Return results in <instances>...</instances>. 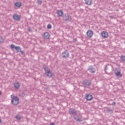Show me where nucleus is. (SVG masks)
Here are the masks:
<instances>
[{
	"label": "nucleus",
	"mask_w": 125,
	"mask_h": 125,
	"mask_svg": "<svg viewBox=\"0 0 125 125\" xmlns=\"http://www.w3.org/2000/svg\"><path fill=\"white\" fill-rule=\"evenodd\" d=\"M11 97L12 99V104H13V105H18L19 103V99H18V97L14 96V95H12Z\"/></svg>",
	"instance_id": "f257e3e1"
},
{
	"label": "nucleus",
	"mask_w": 125,
	"mask_h": 125,
	"mask_svg": "<svg viewBox=\"0 0 125 125\" xmlns=\"http://www.w3.org/2000/svg\"><path fill=\"white\" fill-rule=\"evenodd\" d=\"M83 84L84 87H87L91 84V81L90 80H85L83 82Z\"/></svg>",
	"instance_id": "f03ea898"
},
{
	"label": "nucleus",
	"mask_w": 125,
	"mask_h": 125,
	"mask_svg": "<svg viewBox=\"0 0 125 125\" xmlns=\"http://www.w3.org/2000/svg\"><path fill=\"white\" fill-rule=\"evenodd\" d=\"M63 20H64V21H70L72 20V18H71L70 15H69V14H65L63 16Z\"/></svg>",
	"instance_id": "7ed1b4c3"
},
{
	"label": "nucleus",
	"mask_w": 125,
	"mask_h": 125,
	"mask_svg": "<svg viewBox=\"0 0 125 125\" xmlns=\"http://www.w3.org/2000/svg\"><path fill=\"white\" fill-rule=\"evenodd\" d=\"M45 71V75L47 77H49L50 78L52 77L53 76V74L50 70H48L46 69V68H44Z\"/></svg>",
	"instance_id": "20e7f679"
},
{
	"label": "nucleus",
	"mask_w": 125,
	"mask_h": 125,
	"mask_svg": "<svg viewBox=\"0 0 125 125\" xmlns=\"http://www.w3.org/2000/svg\"><path fill=\"white\" fill-rule=\"evenodd\" d=\"M69 114L70 115H73V116H76L77 115V111L73 108H70Z\"/></svg>",
	"instance_id": "39448f33"
},
{
	"label": "nucleus",
	"mask_w": 125,
	"mask_h": 125,
	"mask_svg": "<svg viewBox=\"0 0 125 125\" xmlns=\"http://www.w3.org/2000/svg\"><path fill=\"white\" fill-rule=\"evenodd\" d=\"M62 55L64 58H68L69 57V52H68V51L65 50L62 53Z\"/></svg>",
	"instance_id": "423d86ee"
},
{
	"label": "nucleus",
	"mask_w": 125,
	"mask_h": 125,
	"mask_svg": "<svg viewBox=\"0 0 125 125\" xmlns=\"http://www.w3.org/2000/svg\"><path fill=\"white\" fill-rule=\"evenodd\" d=\"M102 36L103 38H104V39H106V38H108V32L106 31H103L102 33Z\"/></svg>",
	"instance_id": "0eeeda50"
},
{
	"label": "nucleus",
	"mask_w": 125,
	"mask_h": 125,
	"mask_svg": "<svg viewBox=\"0 0 125 125\" xmlns=\"http://www.w3.org/2000/svg\"><path fill=\"white\" fill-rule=\"evenodd\" d=\"M85 98L88 101H90V100H92V95L88 94L86 96Z\"/></svg>",
	"instance_id": "6e6552de"
},
{
	"label": "nucleus",
	"mask_w": 125,
	"mask_h": 125,
	"mask_svg": "<svg viewBox=\"0 0 125 125\" xmlns=\"http://www.w3.org/2000/svg\"><path fill=\"white\" fill-rule=\"evenodd\" d=\"M87 36L89 37V38H91L93 35V32L92 31L88 30L86 33Z\"/></svg>",
	"instance_id": "1a4fd4ad"
},
{
	"label": "nucleus",
	"mask_w": 125,
	"mask_h": 125,
	"mask_svg": "<svg viewBox=\"0 0 125 125\" xmlns=\"http://www.w3.org/2000/svg\"><path fill=\"white\" fill-rule=\"evenodd\" d=\"M15 49L17 50V51H18V52H21V54H24V52L21 50V48H20V46H16L15 47Z\"/></svg>",
	"instance_id": "9d476101"
},
{
	"label": "nucleus",
	"mask_w": 125,
	"mask_h": 125,
	"mask_svg": "<svg viewBox=\"0 0 125 125\" xmlns=\"http://www.w3.org/2000/svg\"><path fill=\"white\" fill-rule=\"evenodd\" d=\"M13 17L14 20H16L17 21L20 20V16L18 15H14Z\"/></svg>",
	"instance_id": "9b49d317"
},
{
	"label": "nucleus",
	"mask_w": 125,
	"mask_h": 125,
	"mask_svg": "<svg viewBox=\"0 0 125 125\" xmlns=\"http://www.w3.org/2000/svg\"><path fill=\"white\" fill-rule=\"evenodd\" d=\"M85 3L88 5H91L92 4V0H85Z\"/></svg>",
	"instance_id": "f8f14e48"
},
{
	"label": "nucleus",
	"mask_w": 125,
	"mask_h": 125,
	"mask_svg": "<svg viewBox=\"0 0 125 125\" xmlns=\"http://www.w3.org/2000/svg\"><path fill=\"white\" fill-rule=\"evenodd\" d=\"M88 70L89 71L90 73H95L94 68L91 65L89 66Z\"/></svg>",
	"instance_id": "ddd939ff"
},
{
	"label": "nucleus",
	"mask_w": 125,
	"mask_h": 125,
	"mask_svg": "<svg viewBox=\"0 0 125 125\" xmlns=\"http://www.w3.org/2000/svg\"><path fill=\"white\" fill-rule=\"evenodd\" d=\"M15 5L17 7H20L22 5V3H21V2H16L15 3Z\"/></svg>",
	"instance_id": "4468645a"
},
{
	"label": "nucleus",
	"mask_w": 125,
	"mask_h": 125,
	"mask_svg": "<svg viewBox=\"0 0 125 125\" xmlns=\"http://www.w3.org/2000/svg\"><path fill=\"white\" fill-rule=\"evenodd\" d=\"M113 110H114V108H111V107H108L107 109V112H108V113L111 114V113H113Z\"/></svg>",
	"instance_id": "2eb2a0df"
},
{
	"label": "nucleus",
	"mask_w": 125,
	"mask_h": 125,
	"mask_svg": "<svg viewBox=\"0 0 125 125\" xmlns=\"http://www.w3.org/2000/svg\"><path fill=\"white\" fill-rule=\"evenodd\" d=\"M43 37L45 39H49V34L48 32H46L44 33Z\"/></svg>",
	"instance_id": "dca6fc26"
},
{
	"label": "nucleus",
	"mask_w": 125,
	"mask_h": 125,
	"mask_svg": "<svg viewBox=\"0 0 125 125\" xmlns=\"http://www.w3.org/2000/svg\"><path fill=\"white\" fill-rule=\"evenodd\" d=\"M57 14L60 17H62V15H63V11L62 10H59L57 11Z\"/></svg>",
	"instance_id": "f3484780"
},
{
	"label": "nucleus",
	"mask_w": 125,
	"mask_h": 125,
	"mask_svg": "<svg viewBox=\"0 0 125 125\" xmlns=\"http://www.w3.org/2000/svg\"><path fill=\"white\" fill-rule=\"evenodd\" d=\"M14 86L17 89H18V88L20 87V84H19V83H15L14 84Z\"/></svg>",
	"instance_id": "a211bd4d"
},
{
	"label": "nucleus",
	"mask_w": 125,
	"mask_h": 125,
	"mask_svg": "<svg viewBox=\"0 0 125 125\" xmlns=\"http://www.w3.org/2000/svg\"><path fill=\"white\" fill-rule=\"evenodd\" d=\"M74 120L76 121V122H83V120H82L81 118H77L76 117H73Z\"/></svg>",
	"instance_id": "6ab92c4d"
},
{
	"label": "nucleus",
	"mask_w": 125,
	"mask_h": 125,
	"mask_svg": "<svg viewBox=\"0 0 125 125\" xmlns=\"http://www.w3.org/2000/svg\"><path fill=\"white\" fill-rule=\"evenodd\" d=\"M121 59L122 60L123 62H125V56H121Z\"/></svg>",
	"instance_id": "aec40b11"
},
{
	"label": "nucleus",
	"mask_w": 125,
	"mask_h": 125,
	"mask_svg": "<svg viewBox=\"0 0 125 125\" xmlns=\"http://www.w3.org/2000/svg\"><path fill=\"white\" fill-rule=\"evenodd\" d=\"M16 118L17 120H18L19 121L21 119V116L20 115H17L16 116Z\"/></svg>",
	"instance_id": "412c9836"
},
{
	"label": "nucleus",
	"mask_w": 125,
	"mask_h": 125,
	"mask_svg": "<svg viewBox=\"0 0 125 125\" xmlns=\"http://www.w3.org/2000/svg\"><path fill=\"white\" fill-rule=\"evenodd\" d=\"M115 75L116 76H120V75H121V72L117 71V72H116Z\"/></svg>",
	"instance_id": "4be33fe9"
},
{
	"label": "nucleus",
	"mask_w": 125,
	"mask_h": 125,
	"mask_svg": "<svg viewBox=\"0 0 125 125\" xmlns=\"http://www.w3.org/2000/svg\"><path fill=\"white\" fill-rule=\"evenodd\" d=\"M0 42H3V39L0 37Z\"/></svg>",
	"instance_id": "5701e85b"
},
{
	"label": "nucleus",
	"mask_w": 125,
	"mask_h": 125,
	"mask_svg": "<svg viewBox=\"0 0 125 125\" xmlns=\"http://www.w3.org/2000/svg\"><path fill=\"white\" fill-rule=\"evenodd\" d=\"M51 27H52L51 25H50V24H48L47 25V28L48 29H51Z\"/></svg>",
	"instance_id": "b1692460"
},
{
	"label": "nucleus",
	"mask_w": 125,
	"mask_h": 125,
	"mask_svg": "<svg viewBox=\"0 0 125 125\" xmlns=\"http://www.w3.org/2000/svg\"><path fill=\"white\" fill-rule=\"evenodd\" d=\"M15 47H16V46H14V45H13V44L11 45V48H15Z\"/></svg>",
	"instance_id": "393cba45"
},
{
	"label": "nucleus",
	"mask_w": 125,
	"mask_h": 125,
	"mask_svg": "<svg viewBox=\"0 0 125 125\" xmlns=\"http://www.w3.org/2000/svg\"><path fill=\"white\" fill-rule=\"evenodd\" d=\"M38 3H39V4H41L42 3V0H38Z\"/></svg>",
	"instance_id": "a878e982"
},
{
	"label": "nucleus",
	"mask_w": 125,
	"mask_h": 125,
	"mask_svg": "<svg viewBox=\"0 0 125 125\" xmlns=\"http://www.w3.org/2000/svg\"><path fill=\"white\" fill-rule=\"evenodd\" d=\"M112 105H116V102H114L112 103Z\"/></svg>",
	"instance_id": "bb28decb"
},
{
	"label": "nucleus",
	"mask_w": 125,
	"mask_h": 125,
	"mask_svg": "<svg viewBox=\"0 0 125 125\" xmlns=\"http://www.w3.org/2000/svg\"><path fill=\"white\" fill-rule=\"evenodd\" d=\"M50 125H55V124L54 123H52Z\"/></svg>",
	"instance_id": "cd10ccee"
},
{
	"label": "nucleus",
	"mask_w": 125,
	"mask_h": 125,
	"mask_svg": "<svg viewBox=\"0 0 125 125\" xmlns=\"http://www.w3.org/2000/svg\"><path fill=\"white\" fill-rule=\"evenodd\" d=\"M108 68H107V66H106L105 68V70H107Z\"/></svg>",
	"instance_id": "c85d7f7f"
},
{
	"label": "nucleus",
	"mask_w": 125,
	"mask_h": 125,
	"mask_svg": "<svg viewBox=\"0 0 125 125\" xmlns=\"http://www.w3.org/2000/svg\"><path fill=\"white\" fill-rule=\"evenodd\" d=\"M1 122V119L0 118V123Z\"/></svg>",
	"instance_id": "c756f323"
},
{
	"label": "nucleus",
	"mask_w": 125,
	"mask_h": 125,
	"mask_svg": "<svg viewBox=\"0 0 125 125\" xmlns=\"http://www.w3.org/2000/svg\"><path fill=\"white\" fill-rule=\"evenodd\" d=\"M0 94H1V91H0Z\"/></svg>",
	"instance_id": "7c9ffc66"
},
{
	"label": "nucleus",
	"mask_w": 125,
	"mask_h": 125,
	"mask_svg": "<svg viewBox=\"0 0 125 125\" xmlns=\"http://www.w3.org/2000/svg\"><path fill=\"white\" fill-rule=\"evenodd\" d=\"M29 31H30V29H29Z\"/></svg>",
	"instance_id": "2f4dec72"
}]
</instances>
